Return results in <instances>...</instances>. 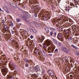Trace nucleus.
<instances>
[{"mask_svg":"<svg viewBox=\"0 0 79 79\" xmlns=\"http://www.w3.org/2000/svg\"><path fill=\"white\" fill-rule=\"evenodd\" d=\"M65 11L66 12H68V11H69V8L66 7L65 9Z\"/></svg>","mask_w":79,"mask_h":79,"instance_id":"obj_29","label":"nucleus"},{"mask_svg":"<svg viewBox=\"0 0 79 79\" xmlns=\"http://www.w3.org/2000/svg\"><path fill=\"white\" fill-rule=\"evenodd\" d=\"M19 16L20 18H21V19H23L24 20H25V21H26V22L29 23V21H27L26 20V19H27V18L25 17L23 15H20Z\"/></svg>","mask_w":79,"mask_h":79,"instance_id":"obj_4","label":"nucleus"},{"mask_svg":"<svg viewBox=\"0 0 79 79\" xmlns=\"http://www.w3.org/2000/svg\"><path fill=\"white\" fill-rule=\"evenodd\" d=\"M52 52H53V51H54V50H53V49H52Z\"/></svg>","mask_w":79,"mask_h":79,"instance_id":"obj_45","label":"nucleus"},{"mask_svg":"<svg viewBox=\"0 0 79 79\" xmlns=\"http://www.w3.org/2000/svg\"><path fill=\"white\" fill-rule=\"evenodd\" d=\"M0 11H2V9H1V8L0 7Z\"/></svg>","mask_w":79,"mask_h":79,"instance_id":"obj_46","label":"nucleus"},{"mask_svg":"<svg viewBox=\"0 0 79 79\" xmlns=\"http://www.w3.org/2000/svg\"><path fill=\"white\" fill-rule=\"evenodd\" d=\"M55 52H58V49H56L55 50Z\"/></svg>","mask_w":79,"mask_h":79,"instance_id":"obj_33","label":"nucleus"},{"mask_svg":"<svg viewBox=\"0 0 79 79\" xmlns=\"http://www.w3.org/2000/svg\"><path fill=\"white\" fill-rule=\"evenodd\" d=\"M16 22L17 23H19V22H20V21H21V19H19V18H17L16 19Z\"/></svg>","mask_w":79,"mask_h":79,"instance_id":"obj_19","label":"nucleus"},{"mask_svg":"<svg viewBox=\"0 0 79 79\" xmlns=\"http://www.w3.org/2000/svg\"><path fill=\"white\" fill-rule=\"evenodd\" d=\"M35 52L37 55H39L40 54V52H39V51L38 50H36L35 51Z\"/></svg>","mask_w":79,"mask_h":79,"instance_id":"obj_16","label":"nucleus"},{"mask_svg":"<svg viewBox=\"0 0 79 79\" xmlns=\"http://www.w3.org/2000/svg\"><path fill=\"white\" fill-rule=\"evenodd\" d=\"M48 73L49 74H50L51 76H55L54 73H53V72L51 70H48Z\"/></svg>","mask_w":79,"mask_h":79,"instance_id":"obj_6","label":"nucleus"},{"mask_svg":"<svg viewBox=\"0 0 79 79\" xmlns=\"http://www.w3.org/2000/svg\"><path fill=\"white\" fill-rule=\"evenodd\" d=\"M62 50L66 53H68V54H69L70 53V50L69 49L66 48V47H62L61 48Z\"/></svg>","mask_w":79,"mask_h":79,"instance_id":"obj_1","label":"nucleus"},{"mask_svg":"<svg viewBox=\"0 0 79 79\" xmlns=\"http://www.w3.org/2000/svg\"><path fill=\"white\" fill-rule=\"evenodd\" d=\"M9 66L10 68H12L13 67L14 69H15L16 68V66L13 62H10Z\"/></svg>","mask_w":79,"mask_h":79,"instance_id":"obj_2","label":"nucleus"},{"mask_svg":"<svg viewBox=\"0 0 79 79\" xmlns=\"http://www.w3.org/2000/svg\"><path fill=\"white\" fill-rule=\"evenodd\" d=\"M53 42H56V44H57V42H56V40H53Z\"/></svg>","mask_w":79,"mask_h":79,"instance_id":"obj_38","label":"nucleus"},{"mask_svg":"<svg viewBox=\"0 0 79 79\" xmlns=\"http://www.w3.org/2000/svg\"><path fill=\"white\" fill-rule=\"evenodd\" d=\"M26 67H29V64H25Z\"/></svg>","mask_w":79,"mask_h":79,"instance_id":"obj_32","label":"nucleus"},{"mask_svg":"<svg viewBox=\"0 0 79 79\" xmlns=\"http://www.w3.org/2000/svg\"><path fill=\"white\" fill-rule=\"evenodd\" d=\"M50 30H51V31H56V29L54 28H50Z\"/></svg>","mask_w":79,"mask_h":79,"instance_id":"obj_21","label":"nucleus"},{"mask_svg":"<svg viewBox=\"0 0 79 79\" xmlns=\"http://www.w3.org/2000/svg\"><path fill=\"white\" fill-rule=\"evenodd\" d=\"M50 35L51 36H53L54 37H56V33L55 32H54V33L52 31H51L50 33Z\"/></svg>","mask_w":79,"mask_h":79,"instance_id":"obj_8","label":"nucleus"},{"mask_svg":"<svg viewBox=\"0 0 79 79\" xmlns=\"http://www.w3.org/2000/svg\"><path fill=\"white\" fill-rule=\"evenodd\" d=\"M76 54L77 56H79V52H77L76 53Z\"/></svg>","mask_w":79,"mask_h":79,"instance_id":"obj_31","label":"nucleus"},{"mask_svg":"<svg viewBox=\"0 0 79 79\" xmlns=\"http://www.w3.org/2000/svg\"><path fill=\"white\" fill-rule=\"evenodd\" d=\"M44 37H42L41 39H40V42H41V43H42V42L44 41Z\"/></svg>","mask_w":79,"mask_h":79,"instance_id":"obj_17","label":"nucleus"},{"mask_svg":"<svg viewBox=\"0 0 79 79\" xmlns=\"http://www.w3.org/2000/svg\"><path fill=\"white\" fill-rule=\"evenodd\" d=\"M43 47L44 49H46L47 48V46L45 45V44H43Z\"/></svg>","mask_w":79,"mask_h":79,"instance_id":"obj_25","label":"nucleus"},{"mask_svg":"<svg viewBox=\"0 0 79 79\" xmlns=\"http://www.w3.org/2000/svg\"><path fill=\"white\" fill-rule=\"evenodd\" d=\"M34 0V2H35V3H37V0Z\"/></svg>","mask_w":79,"mask_h":79,"instance_id":"obj_35","label":"nucleus"},{"mask_svg":"<svg viewBox=\"0 0 79 79\" xmlns=\"http://www.w3.org/2000/svg\"><path fill=\"white\" fill-rule=\"evenodd\" d=\"M2 73H3V76H5L8 73V69L6 68H2L1 70Z\"/></svg>","mask_w":79,"mask_h":79,"instance_id":"obj_3","label":"nucleus"},{"mask_svg":"<svg viewBox=\"0 0 79 79\" xmlns=\"http://www.w3.org/2000/svg\"><path fill=\"white\" fill-rule=\"evenodd\" d=\"M9 26L12 28L14 26V23L11 21L9 23Z\"/></svg>","mask_w":79,"mask_h":79,"instance_id":"obj_12","label":"nucleus"},{"mask_svg":"<svg viewBox=\"0 0 79 79\" xmlns=\"http://www.w3.org/2000/svg\"><path fill=\"white\" fill-rule=\"evenodd\" d=\"M24 61H25V62H26V63H29V62H30V61H29V60H28V59H24Z\"/></svg>","mask_w":79,"mask_h":79,"instance_id":"obj_20","label":"nucleus"},{"mask_svg":"<svg viewBox=\"0 0 79 79\" xmlns=\"http://www.w3.org/2000/svg\"><path fill=\"white\" fill-rule=\"evenodd\" d=\"M48 53H50V51H48Z\"/></svg>","mask_w":79,"mask_h":79,"instance_id":"obj_50","label":"nucleus"},{"mask_svg":"<svg viewBox=\"0 0 79 79\" xmlns=\"http://www.w3.org/2000/svg\"><path fill=\"white\" fill-rule=\"evenodd\" d=\"M71 8H73V7H70Z\"/></svg>","mask_w":79,"mask_h":79,"instance_id":"obj_52","label":"nucleus"},{"mask_svg":"<svg viewBox=\"0 0 79 79\" xmlns=\"http://www.w3.org/2000/svg\"><path fill=\"white\" fill-rule=\"evenodd\" d=\"M33 8H34V10H35V6L33 7Z\"/></svg>","mask_w":79,"mask_h":79,"instance_id":"obj_42","label":"nucleus"},{"mask_svg":"<svg viewBox=\"0 0 79 79\" xmlns=\"http://www.w3.org/2000/svg\"><path fill=\"white\" fill-rule=\"evenodd\" d=\"M30 38H31V39H33V36L32 35H31L30 36Z\"/></svg>","mask_w":79,"mask_h":79,"instance_id":"obj_34","label":"nucleus"},{"mask_svg":"<svg viewBox=\"0 0 79 79\" xmlns=\"http://www.w3.org/2000/svg\"><path fill=\"white\" fill-rule=\"evenodd\" d=\"M69 36L68 35H66L67 39H68L69 38Z\"/></svg>","mask_w":79,"mask_h":79,"instance_id":"obj_36","label":"nucleus"},{"mask_svg":"<svg viewBox=\"0 0 79 79\" xmlns=\"http://www.w3.org/2000/svg\"><path fill=\"white\" fill-rule=\"evenodd\" d=\"M3 8H4V7H3Z\"/></svg>","mask_w":79,"mask_h":79,"instance_id":"obj_56","label":"nucleus"},{"mask_svg":"<svg viewBox=\"0 0 79 79\" xmlns=\"http://www.w3.org/2000/svg\"><path fill=\"white\" fill-rule=\"evenodd\" d=\"M46 76V74H45H45H44V77H43L44 78H45V77H45V76Z\"/></svg>","mask_w":79,"mask_h":79,"instance_id":"obj_39","label":"nucleus"},{"mask_svg":"<svg viewBox=\"0 0 79 79\" xmlns=\"http://www.w3.org/2000/svg\"><path fill=\"white\" fill-rule=\"evenodd\" d=\"M2 27L3 26H2Z\"/></svg>","mask_w":79,"mask_h":79,"instance_id":"obj_57","label":"nucleus"},{"mask_svg":"<svg viewBox=\"0 0 79 79\" xmlns=\"http://www.w3.org/2000/svg\"><path fill=\"white\" fill-rule=\"evenodd\" d=\"M41 53H42L43 55L44 56H46V54L45 53V52H44V51H42Z\"/></svg>","mask_w":79,"mask_h":79,"instance_id":"obj_22","label":"nucleus"},{"mask_svg":"<svg viewBox=\"0 0 79 79\" xmlns=\"http://www.w3.org/2000/svg\"><path fill=\"white\" fill-rule=\"evenodd\" d=\"M48 50L49 51H52V47H48Z\"/></svg>","mask_w":79,"mask_h":79,"instance_id":"obj_23","label":"nucleus"},{"mask_svg":"<svg viewBox=\"0 0 79 79\" xmlns=\"http://www.w3.org/2000/svg\"><path fill=\"white\" fill-rule=\"evenodd\" d=\"M45 79H47V77H45Z\"/></svg>","mask_w":79,"mask_h":79,"instance_id":"obj_49","label":"nucleus"},{"mask_svg":"<svg viewBox=\"0 0 79 79\" xmlns=\"http://www.w3.org/2000/svg\"><path fill=\"white\" fill-rule=\"evenodd\" d=\"M38 71H36V72H35L33 74H32V76H35L37 78V74H38Z\"/></svg>","mask_w":79,"mask_h":79,"instance_id":"obj_11","label":"nucleus"},{"mask_svg":"<svg viewBox=\"0 0 79 79\" xmlns=\"http://www.w3.org/2000/svg\"><path fill=\"white\" fill-rule=\"evenodd\" d=\"M11 70H13V69H11Z\"/></svg>","mask_w":79,"mask_h":79,"instance_id":"obj_55","label":"nucleus"},{"mask_svg":"<svg viewBox=\"0 0 79 79\" xmlns=\"http://www.w3.org/2000/svg\"><path fill=\"white\" fill-rule=\"evenodd\" d=\"M22 13H23V14L24 13V12H22Z\"/></svg>","mask_w":79,"mask_h":79,"instance_id":"obj_53","label":"nucleus"},{"mask_svg":"<svg viewBox=\"0 0 79 79\" xmlns=\"http://www.w3.org/2000/svg\"><path fill=\"white\" fill-rule=\"evenodd\" d=\"M70 5H71V6H73V5H74V4H73V3H71L70 4Z\"/></svg>","mask_w":79,"mask_h":79,"instance_id":"obj_41","label":"nucleus"},{"mask_svg":"<svg viewBox=\"0 0 79 79\" xmlns=\"http://www.w3.org/2000/svg\"><path fill=\"white\" fill-rule=\"evenodd\" d=\"M73 77V75H70V77Z\"/></svg>","mask_w":79,"mask_h":79,"instance_id":"obj_44","label":"nucleus"},{"mask_svg":"<svg viewBox=\"0 0 79 79\" xmlns=\"http://www.w3.org/2000/svg\"><path fill=\"white\" fill-rule=\"evenodd\" d=\"M44 19H45V20H47V17H45L44 18Z\"/></svg>","mask_w":79,"mask_h":79,"instance_id":"obj_40","label":"nucleus"},{"mask_svg":"<svg viewBox=\"0 0 79 79\" xmlns=\"http://www.w3.org/2000/svg\"><path fill=\"white\" fill-rule=\"evenodd\" d=\"M61 31H63V30H61Z\"/></svg>","mask_w":79,"mask_h":79,"instance_id":"obj_54","label":"nucleus"},{"mask_svg":"<svg viewBox=\"0 0 79 79\" xmlns=\"http://www.w3.org/2000/svg\"><path fill=\"white\" fill-rule=\"evenodd\" d=\"M49 55H50L51 56H52V54H49Z\"/></svg>","mask_w":79,"mask_h":79,"instance_id":"obj_43","label":"nucleus"},{"mask_svg":"<svg viewBox=\"0 0 79 79\" xmlns=\"http://www.w3.org/2000/svg\"><path fill=\"white\" fill-rule=\"evenodd\" d=\"M0 37H1V34L0 33Z\"/></svg>","mask_w":79,"mask_h":79,"instance_id":"obj_48","label":"nucleus"},{"mask_svg":"<svg viewBox=\"0 0 79 79\" xmlns=\"http://www.w3.org/2000/svg\"><path fill=\"white\" fill-rule=\"evenodd\" d=\"M57 38L59 40H62V42H63V36L60 34H58Z\"/></svg>","mask_w":79,"mask_h":79,"instance_id":"obj_5","label":"nucleus"},{"mask_svg":"<svg viewBox=\"0 0 79 79\" xmlns=\"http://www.w3.org/2000/svg\"><path fill=\"white\" fill-rule=\"evenodd\" d=\"M11 33H12V34H14V31L13 30H12Z\"/></svg>","mask_w":79,"mask_h":79,"instance_id":"obj_37","label":"nucleus"},{"mask_svg":"<svg viewBox=\"0 0 79 79\" xmlns=\"http://www.w3.org/2000/svg\"><path fill=\"white\" fill-rule=\"evenodd\" d=\"M45 44L46 46H49L51 44V43L49 41H46Z\"/></svg>","mask_w":79,"mask_h":79,"instance_id":"obj_9","label":"nucleus"},{"mask_svg":"<svg viewBox=\"0 0 79 79\" xmlns=\"http://www.w3.org/2000/svg\"><path fill=\"white\" fill-rule=\"evenodd\" d=\"M41 73L45 75V70L44 69H42L41 71Z\"/></svg>","mask_w":79,"mask_h":79,"instance_id":"obj_15","label":"nucleus"},{"mask_svg":"<svg viewBox=\"0 0 79 79\" xmlns=\"http://www.w3.org/2000/svg\"><path fill=\"white\" fill-rule=\"evenodd\" d=\"M3 27H4V30L6 32H8L9 31V29H8V27L6 25L4 24L3 26Z\"/></svg>","mask_w":79,"mask_h":79,"instance_id":"obj_7","label":"nucleus"},{"mask_svg":"<svg viewBox=\"0 0 79 79\" xmlns=\"http://www.w3.org/2000/svg\"><path fill=\"white\" fill-rule=\"evenodd\" d=\"M67 39H68L69 41H71L72 40V37L70 36L68 38H67Z\"/></svg>","mask_w":79,"mask_h":79,"instance_id":"obj_24","label":"nucleus"},{"mask_svg":"<svg viewBox=\"0 0 79 79\" xmlns=\"http://www.w3.org/2000/svg\"><path fill=\"white\" fill-rule=\"evenodd\" d=\"M32 68L33 71H36V67H34L33 68Z\"/></svg>","mask_w":79,"mask_h":79,"instance_id":"obj_27","label":"nucleus"},{"mask_svg":"<svg viewBox=\"0 0 79 79\" xmlns=\"http://www.w3.org/2000/svg\"><path fill=\"white\" fill-rule=\"evenodd\" d=\"M26 17H27V18H31V15H30L29 14H27V15Z\"/></svg>","mask_w":79,"mask_h":79,"instance_id":"obj_28","label":"nucleus"},{"mask_svg":"<svg viewBox=\"0 0 79 79\" xmlns=\"http://www.w3.org/2000/svg\"><path fill=\"white\" fill-rule=\"evenodd\" d=\"M78 63L79 64V61H78Z\"/></svg>","mask_w":79,"mask_h":79,"instance_id":"obj_51","label":"nucleus"},{"mask_svg":"<svg viewBox=\"0 0 79 79\" xmlns=\"http://www.w3.org/2000/svg\"><path fill=\"white\" fill-rule=\"evenodd\" d=\"M31 30L33 31V33H34V34H35L36 33V32H37V30H36V29L34 28H32Z\"/></svg>","mask_w":79,"mask_h":79,"instance_id":"obj_14","label":"nucleus"},{"mask_svg":"<svg viewBox=\"0 0 79 79\" xmlns=\"http://www.w3.org/2000/svg\"><path fill=\"white\" fill-rule=\"evenodd\" d=\"M35 17H37V15H35Z\"/></svg>","mask_w":79,"mask_h":79,"instance_id":"obj_47","label":"nucleus"},{"mask_svg":"<svg viewBox=\"0 0 79 79\" xmlns=\"http://www.w3.org/2000/svg\"><path fill=\"white\" fill-rule=\"evenodd\" d=\"M36 71L37 70H39L40 69V68L39 66H37L36 67Z\"/></svg>","mask_w":79,"mask_h":79,"instance_id":"obj_26","label":"nucleus"},{"mask_svg":"<svg viewBox=\"0 0 79 79\" xmlns=\"http://www.w3.org/2000/svg\"><path fill=\"white\" fill-rule=\"evenodd\" d=\"M71 46L72 47H73V48H75V49L76 50L77 49V47H76L75 46H74V44H72Z\"/></svg>","mask_w":79,"mask_h":79,"instance_id":"obj_18","label":"nucleus"},{"mask_svg":"<svg viewBox=\"0 0 79 79\" xmlns=\"http://www.w3.org/2000/svg\"><path fill=\"white\" fill-rule=\"evenodd\" d=\"M37 23L36 22L34 21H32V24H35H35H36V23Z\"/></svg>","mask_w":79,"mask_h":79,"instance_id":"obj_30","label":"nucleus"},{"mask_svg":"<svg viewBox=\"0 0 79 79\" xmlns=\"http://www.w3.org/2000/svg\"><path fill=\"white\" fill-rule=\"evenodd\" d=\"M45 31L48 34L49 32H50L49 31V28L48 27H46L45 28Z\"/></svg>","mask_w":79,"mask_h":79,"instance_id":"obj_13","label":"nucleus"},{"mask_svg":"<svg viewBox=\"0 0 79 79\" xmlns=\"http://www.w3.org/2000/svg\"><path fill=\"white\" fill-rule=\"evenodd\" d=\"M30 70L31 69H29Z\"/></svg>","mask_w":79,"mask_h":79,"instance_id":"obj_58","label":"nucleus"},{"mask_svg":"<svg viewBox=\"0 0 79 79\" xmlns=\"http://www.w3.org/2000/svg\"><path fill=\"white\" fill-rule=\"evenodd\" d=\"M35 26L37 27H41V26H42V24L41 23H36Z\"/></svg>","mask_w":79,"mask_h":79,"instance_id":"obj_10","label":"nucleus"}]
</instances>
